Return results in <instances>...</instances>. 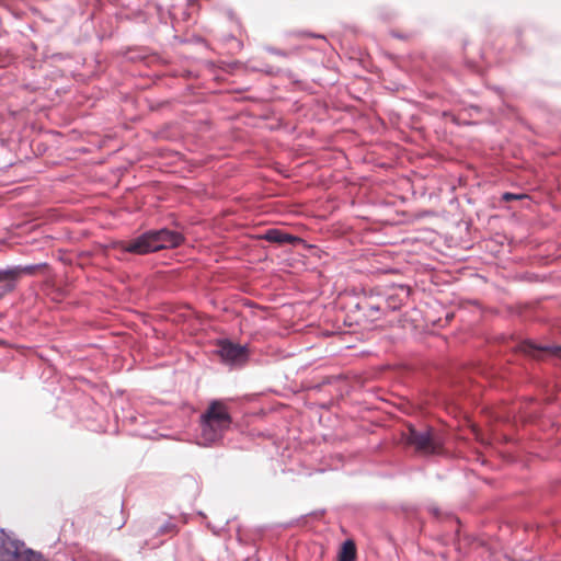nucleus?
<instances>
[{
    "label": "nucleus",
    "mask_w": 561,
    "mask_h": 561,
    "mask_svg": "<svg viewBox=\"0 0 561 561\" xmlns=\"http://www.w3.org/2000/svg\"><path fill=\"white\" fill-rule=\"evenodd\" d=\"M183 236L169 229L150 230L129 241H121L116 248L123 252L145 255L162 249H172L182 244Z\"/></svg>",
    "instance_id": "f257e3e1"
},
{
    "label": "nucleus",
    "mask_w": 561,
    "mask_h": 561,
    "mask_svg": "<svg viewBox=\"0 0 561 561\" xmlns=\"http://www.w3.org/2000/svg\"><path fill=\"white\" fill-rule=\"evenodd\" d=\"M0 561H25L34 550L24 541L10 537L3 529L0 530Z\"/></svg>",
    "instance_id": "20e7f679"
},
{
    "label": "nucleus",
    "mask_w": 561,
    "mask_h": 561,
    "mask_svg": "<svg viewBox=\"0 0 561 561\" xmlns=\"http://www.w3.org/2000/svg\"><path fill=\"white\" fill-rule=\"evenodd\" d=\"M339 561H356V546L352 540H346L342 545Z\"/></svg>",
    "instance_id": "6e6552de"
},
{
    "label": "nucleus",
    "mask_w": 561,
    "mask_h": 561,
    "mask_svg": "<svg viewBox=\"0 0 561 561\" xmlns=\"http://www.w3.org/2000/svg\"><path fill=\"white\" fill-rule=\"evenodd\" d=\"M219 39L225 46H227L229 54H238L243 48L242 42L231 34L224 33L220 35Z\"/></svg>",
    "instance_id": "0eeeda50"
},
{
    "label": "nucleus",
    "mask_w": 561,
    "mask_h": 561,
    "mask_svg": "<svg viewBox=\"0 0 561 561\" xmlns=\"http://www.w3.org/2000/svg\"><path fill=\"white\" fill-rule=\"evenodd\" d=\"M25 561H48L41 552L33 551Z\"/></svg>",
    "instance_id": "9b49d317"
},
{
    "label": "nucleus",
    "mask_w": 561,
    "mask_h": 561,
    "mask_svg": "<svg viewBox=\"0 0 561 561\" xmlns=\"http://www.w3.org/2000/svg\"><path fill=\"white\" fill-rule=\"evenodd\" d=\"M265 239L270 242L278 244H294L299 242L300 239L289 233H285L278 229H270L265 233Z\"/></svg>",
    "instance_id": "423d86ee"
},
{
    "label": "nucleus",
    "mask_w": 561,
    "mask_h": 561,
    "mask_svg": "<svg viewBox=\"0 0 561 561\" xmlns=\"http://www.w3.org/2000/svg\"><path fill=\"white\" fill-rule=\"evenodd\" d=\"M364 308L367 309L368 311H379L380 310V305L378 304H374L371 301H365L364 302Z\"/></svg>",
    "instance_id": "f8f14e48"
},
{
    "label": "nucleus",
    "mask_w": 561,
    "mask_h": 561,
    "mask_svg": "<svg viewBox=\"0 0 561 561\" xmlns=\"http://www.w3.org/2000/svg\"><path fill=\"white\" fill-rule=\"evenodd\" d=\"M25 271H27V272H32V271H33V267H27V268H25Z\"/></svg>",
    "instance_id": "2eb2a0df"
},
{
    "label": "nucleus",
    "mask_w": 561,
    "mask_h": 561,
    "mask_svg": "<svg viewBox=\"0 0 561 561\" xmlns=\"http://www.w3.org/2000/svg\"><path fill=\"white\" fill-rule=\"evenodd\" d=\"M232 423L227 405L211 401L201 416V439L203 445H211L222 439Z\"/></svg>",
    "instance_id": "f03ea898"
},
{
    "label": "nucleus",
    "mask_w": 561,
    "mask_h": 561,
    "mask_svg": "<svg viewBox=\"0 0 561 561\" xmlns=\"http://www.w3.org/2000/svg\"><path fill=\"white\" fill-rule=\"evenodd\" d=\"M524 197H526V196L522 195V194L504 193L502 196V199L505 202H511V201L522 199Z\"/></svg>",
    "instance_id": "9d476101"
},
{
    "label": "nucleus",
    "mask_w": 561,
    "mask_h": 561,
    "mask_svg": "<svg viewBox=\"0 0 561 561\" xmlns=\"http://www.w3.org/2000/svg\"><path fill=\"white\" fill-rule=\"evenodd\" d=\"M19 275L20 271L18 270L2 271L0 272V280L15 279Z\"/></svg>",
    "instance_id": "1a4fd4ad"
},
{
    "label": "nucleus",
    "mask_w": 561,
    "mask_h": 561,
    "mask_svg": "<svg viewBox=\"0 0 561 561\" xmlns=\"http://www.w3.org/2000/svg\"><path fill=\"white\" fill-rule=\"evenodd\" d=\"M561 353V347L556 348V354L559 355Z\"/></svg>",
    "instance_id": "4468645a"
},
{
    "label": "nucleus",
    "mask_w": 561,
    "mask_h": 561,
    "mask_svg": "<svg viewBox=\"0 0 561 561\" xmlns=\"http://www.w3.org/2000/svg\"><path fill=\"white\" fill-rule=\"evenodd\" d=\"M402 440L405 445L413 447L417 454L424 456L439 454L443 449L440 434L435 428L428 426L417 428L409 425L402 432Z\"/></svg>",
    "instance_id": "7ed1b4c3"
},
{
    "label": "nucleus",
    "mask_w": 561,
    "mask_h": 561,
    "mask_svg": "<svg viewBox=\"0 0 561 561\" xmlns=\"http://www.w3.org/2000/svg\"><path fill=\"white\" fill-rule=\"evenodd\" d=\"M219 355L228 363H243L247 359V348L231 342H224L220 344Z\"/></svg>",
    "instance_id": "39448f33"
},
{
    "label": "nucleus",
    "mask_w": 561,
    "mask_h": 561,
    "mask_svg": "<svg viewBox=\"0 0 561 561\" xmlns=\"http://www.w3.org/2000/svg\"><path fill=\"white\" fill-rule=\"evenodd\" d=\"M306 35H307V36H312L311 34H306ZM313 36H314V37H318V38H321L322 41H324V42H325V37H324V36H321V35H318V36L313 35Z\"/></svg>",
    "instance_id": "ddd939ff"
}]
</instances>
